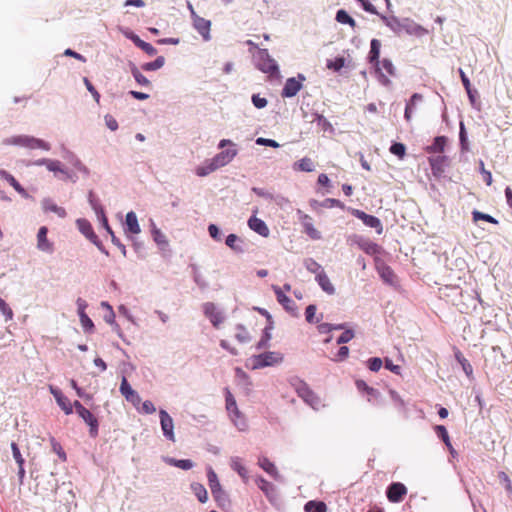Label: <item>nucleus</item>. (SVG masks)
<instances>
[{
  "mask_svg": "<svg viewBox=\"0 0 512 512\" xmlns=\"http://www.w3.org/2000/svg\"><path fill=\"white\" fill-rule=\"evenodd\" d=\"M284 356L277 351H268L258 355H253L248 359L246 366L252 370L271 367L283 362Z\"/></svg>",
  "mask_w": 512,
  "mask_h": 512,
  "instance_id": "obj_1",
  "label": "nucleus"
},
{
  "mask_svg": "<svg viewBox=\"0 0 512 512\" xmlns=\"http://www.w3.org/2000/svg\"><path fill=\"white\" fill-rule=\"evenodd\" d=\"M207 480L214 500L220 507H225L229 504V497L226 491L222 488L217 474L212 467L207 468Z\"/></svg>",
  "mask_w": 512,
  "mask_h": 512,
  "instance_id": "obj_2",
  "label": "nucleus"
},
{
  "mask_svg": "<svg viewBox=\"0 0 512 512\" xmlns=\"http://www.w3.org/2000/svg\"><path fill=\"white\" fill-rule=\"evenodd\" d=\"M255 65L257 69L269 76H277L279 68L276 61L269 55L267 49H258L254 55Z\"/></svg>",
  "mask_w": 512,
  "mask_h": 512,
  "instance_id": "obj_3",
  "label": "nucleus"
},
{
  "mask_svg": "<svg viewBox=\"0 0 512 512\" xmlns=\"http://www.w3.org/2000/svg\"><path fill=\"white\" fill-rule=\"evenodd\" d=\"M4 144L18 145V146L27 147L30 149H43L46 151L50 150L49 143H47L41 139H38V138H35L32 136H27V135H19V136H13V137L7 138L4 140Z\"/></svg>",
  "mask_w": 512,
  "mask_h": 512,
  "instance_id": "obj_4",
  "label": "nucleus"
},
{
  "mask_svg": "<svg viewBox=\"0 0 512 512\" xmlns=\"http://www.w3.org/2000/svg\"><path fill=\"white\" fill-rule=\"evenodd\" d=\"M296 392L298 396L312 409L318 411L325 407L322 399L312 391L305 382H299L296 387Z\"/></svg>",
  "mask_w": 512,
  "mask_h": 512,
  "instance_id": "obj_5",
  "label": "nucleus"
},
{
  "mask_svg": "<svg viewBox=\"0 0 512 512\" xmlns=\"http://www.w3.org/2000/svg\"><path fill=\"white\" fill-rule=\"evenodd\" d=\"M380 48L381 42L378 39H372L370 43V51L368 55V60L371 64L375 66L376 72L379 73V81L384 86H389L391 81L387 75L381 72L380 68Z\"/></svg>",
  "mask_w": 512,
  "mask_h": 512,
  "instance_id": "obj_6",
  "label": "nucleus"
},
{
  "mask_svg": "<svg viewBox=\"0 0 512 512\" xmlns=\"http://www.w3.org/2000/svg\"><path fill=\"white\" fill-rule=\"evenodd\" d=\"M202 310L215 328H218L226 319L224 311L212 302L204 303Z\"/></svg>",
  "mask_w": 512,
  "mask_h": 512,
  "instance_id": "obj_7",
  "label": "nucleus"
},
{
  "mask_svg": "<svg viewBox=\"0 0 512 512\" xmlns=\"http://www.w3.org/2000/svg\"><path fill=\"white\" fill-rule=\"evenodd\" d=\"M159 418H160V426L163 433V436L171 441L175 442V433H174V421L173 418L169 415V413L165 409L159 410Z\"/></svg>",
  "mask_w": 512,
  "mask_h": 512,
  "instance_id": "obj_8",
  "label": "nucleus"
},
{
  "mask_svg": "<svg viewBox=\"0 0 512 512\" xmlns=\"http://www.w3.org/2000/svg\"><path fill=\"white\" fill-rule=\"evenodd\" d=\"M304 81L305 76L302 74H298L297 78H288L281 92L282 97H294L302 89Z\"/></svg>",
  "mask_w": 512,
  "mask_h": 512,
  "instance_id": "obj_9",
  "label": "nucleus"
},
{
  "mask_svg": "<svg viewBox=\"0 0 512 512\" xmlns=\"http://www.w3.org/2000/svg\"><path fill=\"white\" fill-rule=\"evenodd\" d=\"M189 8L191 11L194 28L204 38V40H209L210 39L211 21L198 16L195 13V11L193 10V7L191 4H189Z\"/></svg>",
  "mask_w": 512,
  "mask_h": 512,
  "instance_id": "obj_10",
  "label": "nucleus"
},
{
  "mask_svg": "<svg viewBox=\"0 0 512 512\" xmlns=\"http://www.w3.org/2000/svg\"><path fill=\"white\" fill-rule=\"evenodd\" d=\"M272 290L274 291L279 304H281L288 313L296 315L297 305L295 302L290 297H288L279 286L272 285Z\"/></svg>",
  "mask_w": 512,
  "mask_h": 512,
  "instance_id": "obj_11",
  "label": "nucleus"
},
{
  "mask_svg": "<svg viewBox=\"0 0 512 512\" xmlns=\"http://www.w3.org/2000/svg\"><path fill=\"white\" fill-rule=\"evenodd\" d=\"M47 227L42 226L37 233V249L46 254L54 253V243L47 237Z\"/></svg>",
  "mask_w": 512,
  "mask_h": 512,
  "instance_id": "obj_12",
  "label": "nucleus"
},
{
  "mask_svg": "<svg viewBox=\"0 0 512 512\" xmlns=\"http://www.w3.org/2000/svg\"><path fill=\"white\" fill-rule=\"evenodd\" d=\"M120 393L124 396V398L130 402L134 407L139 406L141 402V397L136 392L131 385L128 383L126 377L122 378L121 384H120Z\"/></svg>",
  "mask_w": 512,
  "mask_h": 512,
  "instance_id": "obj_13",
  "label": "nucleus"
},
{
  "mask_svg": "<svg viewBox=\"0 0 512 512\" xmlns=\"http://www.w3.org/2000/svg\"><path fill=\"white\" fill-rule=\"evenodd\" d=\"M376 270L380 278L387 284L395 286L397 284V277L393 270L382 261H376Z\"/></svg>",
  "mask_w": 512,
  "mask_h": 512,
  "instance_id": "obj_14",
  "label": "nucleus"
},
{
  "mask_svg": "<svg viewBox=\"0 0 512 512\" xmlns=\"http://www.w3.org/2000/svg\"><path fill=\"white\" fill-rule=\"evenodd\" d=\"M50 393L54 396L59 407L64 411L66 415L72 414L73 406L69 399L63 395L60 389L52 385L49 386Z\"/></svg>",
  "mask_w": 512,
  "mask_h": 512,
  "instance_id": "obj_15",
  "label": "nucleus"
},
{
  "mask_svg": "<svg viewBox=\"0 0 512 512\" xmlns=\"http://www.w3.org/2000/svg\"><path fill=\"white\" fill-rule=\"evenodd\" d=\"M406 493L407 489L402 483H392L387 489V498L393 503H398Z\"/></svg>",
  "mask_w": 512,
  "mask_h": 512,
  "instance_id": "obj_16",
  "label": "nucleus"
},
{
  "mask_svg": "<svg viewBox=\"0 0 512 512\" xmlns=\"http://www.w3.org/2000/svg\"><path fill=\"white\" fill-rule=\"evenodd\" d=\"M462 295V291L458 286H443L439 288V297L457 305V298Z\"/></svg>",
  "mask_w": 512,
  "mask_h": 512,
  "instance_id": "obj_17",
  "label": "nucleus"
},
{
  "mask_svg": "<svg viewBox=\"0 0 512 512\" xmlns=\"http://www.w3.org/2000/svg\"><path fill=\"white\" fill-rule=\"evenodd\" d=\"M448 163L446 156H435L429 158V164L431 166L432 173L435 177H440L444 172Z\"/></svg>",
  "mask_w": 512,
  "mask_h": 512,
  "instance_id": "obj_18",
  "label": "nucleus"
},
{
  "mask_svg": "<svg viewBox=\"0 0 512 512\" xmlns=\"http://www.w3.org/2000/svg\"><path fill=\"white\" fill-rule=\"evenodd\" d=\"M237 155V150L235 148L227 149L225 151H221L220 153L216 154L212 160L218 166V168L223 167L227 164H229L234 157Z\"/></svg>",
  "mask_w": 512,
  "mask_h": 512,
  "instance_id": "obj_19",
  "label": "nucleus"
},
{
  "mask_svg": "<svg viewBox=\"0 0 512 512\" xmlns=\"http://www.w3.org/2000/svg\"><path fill=\"white\" fill-rule=\"evenodd\" d=\"M79 417L83 419V421L89 426V433L91 437H96L98 435V420L97 418L88 410L85 409L79 414Z\"/></svg>",
  "mask_w": 512,
  "mask_h": 512,
  "instance_id": "obj_20",
  "label": "nucleus"
},
{
  "mask_svg": "<svg viewBox=\"0 0 512 512\" xmlns=\"http://www.w3.org/2000/svg\"><path fill=\"white\" fill-rule=\"evenodd\" d=\"M231 422L240 432H245L248 430V422L243 413L237 409L228 414Z\"/></svg>",
  "mask_w": 512,
  "mask_h": 512,
  "instance_id": "obj_21",
  "label": "nucleus"
},
{
  "mask_svg": "<svg viewBox=\"0 0 512 512\" xmlns=\"http://www.w3.org/2000/svg\"><path fill=\"white\" fill-rule=\"evenodd\" d=\"M258 465L262 468L267 474L273 477L275 480L280 479V474L273 462H271L267 457L260 456L258 458Z\"/></svg>",
  "mask_w": 512,
  "mask_h": 512,
  "instance_id": "obj_22",
  "label": "nucleus"
},
{
  "mask_svg": "<svg viewBox=\"0 0 512 512\" xmlns=\"http://www.w3.org/2000/svg\"><path fill=\"white\" fill-rule=\"evenodd\" d=\"M230 467L238 473V475L243 479V481L246 483L248 482L249 476H248V470L243 464L242 458L238 456H233L230 458Z\"/></svg>",
  "mask_w": 512,
  "mask_h": 512,
  "instance_id": "obj_23",
  "label": "nucleus"
},
{
  "mask_svg": "<svg viewBox=\"0 0 512 512\" xmlns=\"http://www.w3.org/2000/svg\"><path fill=\"white\" fill-rule=\"evenodd\" d=\"M80 232L89 239L101 252L108 254L98 236L94 233L92 226H79Z\"/></svg>",
  "mask_w": 512,
  "mask_h": 512,
  "instance_id": "obj_24",
  "label": "nucleus"
},
{
  "mask_svg": "<svg viewBox=\"0 0 512 512\" xmlns=\"http://www.w3.org/2000/svg\"><path fill=\"white\" fill-rule=\"evenodd\" d=\"M402 31H405L406 33L410 35H416V36H422L427 33V30L420 26L417 23H414L413 21H410L408 19H405L401 23Z\"/></svg>",
  "mask_w": 512,
  "mask_h": 512,
  "instance_id": "obj_25",
  "label": "nucleus"
},
{
  "mask_svg": "<svg viewBox=\"0 0 512 512\" xmlns=\"http://www.w3.org/2000/svg\"><path fill=\"white\" fill-rule=\"evenodd\" d=\"M162 459L166 464L182 470H190L194 467V462L190 459H175L169 456H164Z\"/></svg>",
  "mask_w": 512,
  "mask_h": 512,
  "instance_id": "obj_26",
  "label": "nucleus"
},
{
  "mask_svg": "<svg viewBox=\"0 0 512 512\" xmlns=\"http://www.w3.org/2000/svg\"><path fill=\"white\" fill-rule=\"evenodd\" d=\"M1 179L7 181L20 195L27 197V191L21 186V184L6 170H0Z\"/></svg>",
  "mask_w": 512,
  "mask_h": 512,
  "instance_id": "obj_27",
  "label": "nucleus"
},
{
  "mask_svg": "<svg viewBox=\"0 0 512 512\" xmlns=\"http://www.w3.org/2000/svg\"><path fill=\"white\" fill-rule=\"evenodd\" d=\"M355 242L367 254L374 255L380 252V247L368 239H364L362 237H355Z\"/></svg>",
  "mask_w": 512,
  "mask_h": 512,
  "instance_id": "obj_28",
  "label": "nucleus"
},
{
  "mask_svg": "<svg viewBox=\"0 0 512 512\" xmlns=\"http://www.w3.org/2000/svg\"><path fill=\"white\" fill-rule=\"evenodd\" d=\"M315 281L318 283V285L321 287V289L328 295H334L335 294V287L331 283L329 277L325 273V271L318 275L317 278H315Z\"/></svg>",
  "mask_w": 512,
  "mask_h": 512,
  "instance_id": "obj_29",
  "label": "nucleus"
},
{
  "mask_svg": "<svg viewBox=\"0 0 512 512\" xmlns=\"http://www.w3.org/2000/svg\"><path fill=\"white\" fill-rule=\"evenodd\" d=\"M190 489L200 503H206L208 501V492L203 484L192 482L190 484Z\"/></svg>",
  "mask_w": 512,
  "mask_h": 512,
  "instance_id": "obj_30",
  "label": "nucleus"
},
{
  "mask_svg": "<svg viewBox=\"0 0 512 512\" xmlns=\"http://www.w3.org/2000/svg\"><path fill=\"white\" fill-rule=\"evenodd\" d=\"M273 329V323L268 324L264 331L261 339L257 342L255 348L257 350H262L268 348L270 346V340L272 338L271 330Z\"/></svg>",
  "mask_w": 512,
  "mask_h": 512,
  "instance_id": "obj_31",
  "label": "nucleus"
},
{
  "mask_svg": "<svg viewBox=\"0 0 512 512\" xmlns=\"http://www.w3.org/2000/svg\"><path fill=\"white\" fill-rule=\"evenodd\" d=\"M447 141V137L438 136L434 139L433 143L430 146L426 147V151L428 153H442L444 152Z\"/></svg>",
  "mask_w": 512,
  "mask_h": 512,
  "instance_id": "obj_32",
  "label": "nucleus"
},
{
  "mask_svg": "<svg viewBox=\"0 0 512 512\" xmlns=\"http://www.w3.org/2000/svg\"><path fill=\"white\" fill-rule=\"evenodd\" d=\"M130 39L133 41V43L139 47L140 49H142L144 52H146L149 56H153L157 53V50L150 44V43H147L145 41H143L142 39H140L139 36L137 35H132L130 37Z\"/></svg>",
  "mask_w": 512,
  "mask_h": 512,
  "instance_id": "obj_33",
  "label": "nucleus"
},
{
  "mask_svg": "<svg viewBox=\"0 0 512 512\" xmlns=\"http://www.w3.org/2000/svg\"><path fill=\"white\" fill-rule=\"evenodd\" d=\"M304 267L312 274H315V278L324 272L323 267L315 261L313 258H306L303 261Z\"/></svg>",
  "mask_w": 512,
  "mask_h": 512,
  "instance_id": "obj_34",
  "label": "nucleus"
},
{
  "mask_svg": "<svg viewBox=\"0 0 512 512\" xmlns=\"http://www.w3.org/2000/svg\"><path fill=\"white\" fill-rule=\"evenodd\" d=\"M235 339L239 342V343H248L251 341L252 337L249 333V331L245 328L244 325L242 324H237L235 326Z\"/></svg>",
  "mask_w": 512,
  "mask_h": 512,
  "instance_id": "obj_35",
  "label": "nucleus"
},
{
  "mask_svg": "<svg viewBox=\"0 0 512 512\" xmlns=\"http://www.w3.org/2000/svg\"><path fill=\"white\" fill-rule=\"evenodd\" d=\"M151 233L154 241L159 246V248L162 251H165L168 247V240L166 239V236L156 226H153Z\"/></svg>",
  "mask_w": 512,
  "mask_h": 512,
  "instance_id": "obj_36",
  "label": "nucleus"
},
{
  "mask_svg": "<svg viewBox=\"0 0 512 512\" xmlns=\"http://www.w3.org/2000/svg\"><path fill=\"white\" fill-rule=\"evenodd\" d=\"M42 207L46 213L53 212L61 218H63L66 215L64 208L57 206L51 200H48V199L44 200L42 202Z\"/></svg>",
  "mask_w": 512,
  "mask_h": 512,
  "instance_id": "obj_37",
  "label": "nucleus"
},
{
  "mask_svg": "<svg viewBox=\"0 0 512 512\" xmlns=\"http://www.w3.org/2000/svg\"><path fill=\"white\" fill-rule=\"evenodd\" d=\"M422 95L421 94H418V93H414L410 100L407 102L406 104V108H405V113H404V117L407 121H410L411 118H412V111H413V108L416 106V104L422 100Z\"/></svg>",
  "mask_w": 512,
  "mask_h": 512,
  "instance_id": "obj_38",
  "label": "nucleus"
},
{
  "mask_svg": "<svg viewBox=\"0 0 512 512\" xmlns=\"http://www.w3.org/2000/svg\"><path fill=\"white\" fill-rule=\"evenodd\" d=\"M217 169H218V166H216V164L213 162V160L210 159V160H207L203 165L198 166L196 168V174L200 177H204V176L214 172Z\"/></svg>",
  "mask_w": 512,
  "mask_h": 512,
  "instance_id": "obj_39",
  "label": "nucleus"
},
{
  "mask_svg": "<svg viewBox=\"0 0 512 512\" xmlns=\"http://www.w3.org/2000/svg\"><path fill=\"white\" fill-rule=\"evenodd\" d=\"M226 245L236 252L241 253L244 251L243 242L235 234L227 236Z\"/></svg>",
  "mask_w": 512,
  "mask_h": 512,
  "instance_id": "obj_40",
  "label": "nucleus"
},
{
  "mask_svg": "<svg viewBox=\"0 0 512 512\" xmlns=\"http://www.w3.org/2000/svg\"><path fill=\"white\" fill-rule=\"evenodd\" d=\"M304 510L306 512H327V506L322 501H308L305 506Z\"/></svg>",
  "mask_w": 512,
  "mask_h": 512,
  "instance_id": "obj_41",
  "label": "nucleus"
},
{
  "mask_svg": "<svg viewBox=\"0 0 512 512\" xmlns=\"http://www.w3.org/2000/svg\"><path fill=\"white\" fill-rule=\"evenodd\" d=\"M256 483H257L258 487L264 492V494L267 497H270L274 493V491H275V488H274L273 484L268 482L263 477H258L256 479Z\"/></svg>",
  "mask_w": 512,
  "mask_h": 512,
  "instance_id": "obj_42",
  "label": "nucleus"
},
{
  "mask_svg": "<svg viewBox=\"0 0 512 512\" xmlns=\"http://www.w3.org/2000/svg\"><path fill=\"white\" fill-rule=\"evenodd\" d=\"M294 168L298 169L300 171L312 172L314 170L315 166H314L313 161L310 158L304 157L301 160H299L297 163H295Z\"/></svg>",
  "mask_w": 512,
  "mask_h": 512,
  "instance_id": "obj_43",
  "label": "nucleus"
},
{
  "mask_svg": "<svg viewBox=\"0 0 512 512\" xmlns=\"http://www.w3.org/2000/svg\"><path fill=\"white\" fill-rule=\"evenodd\" d=\"M317 307L313 304L308 305L305 310V318L308 323H318L322 319V315L320 317H316Z\"/></svg>",
  "mask_w": 512,
  "mask_h": 512,
  "instance_id": "obj_44",
  "label": "nucleus"
},
{
  "mask_svg": "<svg viewBox=\"0 0 512 512\" xmlns=\"http://www.w3.org/2000/svg\"><path fill=\"white\" fill-rule=\"evenodd\" d=\"M436 433L443 440L446 446L450 449L451 454H454L455 451L451 445L450 438L446 428L442 425H438L436 426Z\"/></svg>",
  "mask_w": 512,
  "mask_h": 512,
  "instance_id": "obj_45",
  "label": "nucleus"
},
{
  "mask_svg": "<svg viewBox=\"0 0 512 512\" xmlns=\"http://www.w3.org/2000/svg\"><path fill=\"white\" fill-rule=\"evenodd\" d=\"M336 20L342 24H349L352 27L356 26L355 20L345 10L342 9L336 13Z\"/></svg>",
  "mask_w": 512,
  "mask_h": 512,
  "instance_id": "obj_46",
  "label": "nucleus"
},
{
  "mask_svg": "<svg viewBox=\"0 0 512 512\" xmlns=\"http://www.w3.org/2000/svg\"><path fill=\"white\" fill-rule=\"evenodd\" d=\"M164 57L159 56L154 61L148 62L142 65V69L145 71H155L160 69L164 65Z\"/></svg>",
  "mask_w": 512,
  "mask_h": 512,
  "instance_id": "obj_47",
  "label": "nucleus"
},
{
  "mask_svg": "<svg viewBox=\"0 0 512 512\" xmlns=\"http://www.w3.org/2000/svg\"><path fill=\"white\" fill-rule=\"evenodd\" d=\"M131 73L139 85H141V86H149L150 85V81L140 72V70L135 65H132Z\"/></svg>",
  "mask_w": 512,
  "mask_h": 512,
  "instance_id": "obj_48",
  "label": "nucleus"
},
{
  "mask_svg": "<svg viewBox=\"0 0 512 512\" xmlns=\"http://www.w3.org/2000/svg\"><path fill=\"white\" fill-rule=\"evenodd\" d=\"M78 316H79L80 323H81V326H82L84 332H88V333L93 332L94 323L89 318V316L86 313L80 314Z\"/></svg>",
  "mask_w": 512,
  "mask_h": 512,
  "instance_id": "obj_49",
  "label": "nucleus"
},
{
  "mask_svg": "<svg viewBox=\"0 0 512 512\" xmlns=\"http://www.w3.org/2000/svg\"><path fill=\"white\" fill-rule=\"evenodd\" d=\"M383 20L385 21V24L390 28L392 29L394 32L396 33H401L402 32V27H401V21L396 18V17H391V18H387V17H383Z\"/></svg>",
  "mask_w": 512,
  "mask_h": 512,
  "instance_id": "obj_50",
  "label": "nucleus"
},
{
  "mask_svg": "<svg viewBox=\"0 0 512 512\" xmlns=\"http://www.w3.org/2000/svg\"><path fill=\"white\" fill-rule=\"evenodd\" d=\"M43 163H45V166L49 171L64 173L62 164L58 160L43 159Z\"/></svg>",
  "mask_w": 512,
  "mask_h": 512,
  "instance_id": "obj_51",
  "label": "nucleus"
},
{
  "mask_svg": "<svg viewBox=\"0 0 512 512\" xmlns=\"http://www.w3.org/2000/svg\"><path fill=\"white\" fill-rule=\"evenodd\" d=\"M225 400H226V410H227L228 414L238 409L236 400H235L234 396L232 395V393L230 392V390H228V389H226Z\"/></svg>",
  "mask_w": 512,
  "mask_h": 512,
  "instance_id": "obj_52",
  "label": "nucleus"
},
{
  "mask_svg": "<svg viewBox=\"0 0 512 512\" xmlns=\"http://www.w3.org/2000/svg\"><path fill=\"white\" fill-rule=\"evenodd\" d=\"M390 152L396 155L399 159H403L406 154V147L402 143H394L390 147Z\"/></svg>",
  "mask_w": 512,
  "mask_h": 512,
  "instance_id": "obj_53",
  "label": "nucleus"
},
{
  "mask_svg": "<svg viewBox=\"0 0 512 512\" xmlns=\"http://www.w3.org/2000/svg\"><path fill=\"white\" fill-rule=\"evenodd\" d=\"M380 68L381 70L384 69L388 76H395L396 74V69L392 61L387 58L380 61Z\"/></svg>",
  "mask_w": 512,
  "mask_h": 512,
  "instance_id": "obj_54",
  "label": "nucleus"
},
{
  "mask_svg": "<svg viewBox=\"0 0 512 512\" xmlns=\"http://www.w3.org/2000/svg\"><path fill=\"white\" fill-rule=\"evenodd\" d=\"M135 408L140 413L147 414V415H150V414H153L154 412H156V407L154 406V404L150 400L144 401L142 403L141 408H139V406H137Z\"/></svg>",
  "mask_w": 512,
  "mask_h": 512,
  "instance_id": "obj_55",
  "label": "nucleus"
},
{
  "mask_svg": "<svg viewBox=\"0 0 512 512\" xmlns=\"http://www.w3.org/2000/svg\"><path fill=\"white\" fill-rule=\"evenodd\" d=\"M480 220L489 222L491 224H498V222L493 217H491L490 215L483 214V213H481L479 211H474L473 212V221L474 222H478Z\"/></svg>",
  "mask_w": 512,
  "mask_h": 512,
  "instance_id": "obj_56",
  "label": "nucleus"
},
{
  "mask_svg": "<svg viewBox=\"0 0 512 512\" xmlns=\"http://www.w3.org/2000/svg\"><path fill=\"white\" fill-rule=\"evenodd\" d=\"M354 331L351 329H346L338 338L337 344H345L351 341L354 338Z\"/></svg>",
  "mask_w": 512,
  "mask_h": 512,
  "instance_id": "obj_57",
  "label": "nucleus"
},
{
  "mask_svg": "<svg viewBox=\"0 0 512 512\" xmlns=\"http://www.w3.org/2000/svg\"><path fill=\"white\" fill-rule=\"evenodd\" d=\"M0 312L5 316L7 321L12 320L13 311L2 298H0Z\"/></svg>",
  "mask_w": 512,
  "mask_h": 512,
  "instance_id": "obj_58",
  "label": "nucleus"
},
{
  "mask_svg": "<svg viewBox=\"0 0 512 512\" xmlns=\"http://www.w3.org/2000/svg\"><path fill=\"white\" fill-rule=\"evenodd\" d=\"M101 306L106 308L108 310V314H106L104 316V320L111 324V325H114L115 324V313L111 307V305H109L107 302H102L101 303Z\"/></svg>",
  "mask_w": 512,
  "mask_h": 512,
  "instance_id": "obj_59",
  "label": "nucleus"
},
{
  "mask_svg": "<svg viewBox=\"0 0 512 512\" xmlns=\"http://www.w3.org/2000/svg\"><path fill=\"white\" fill-rule=\"evenodd\" d=\"M83 82L87 88V90L91 93V95L93 96L94 100L99 103L100 101V94L99 92L95 89V87L93 86V84L90 82V80L87 78V77H84L83 78Z\"/></svg>",
  "mask_w": 512,
  "mask_h": 512,
  "instance_id": "obj_60",
  "label": "nucleus"
},
{
  "mask_svg": "<svg viewBox=\"0 0 512 512\" xmlns=\"http://www.w3.org/2000/svg\"><path fill=\"white\" fill-rule=\"evenodd\" d=\"M349 355V348L347 346H341L335 355V357L332 358L335 362H342L347 359Z\"/></svg>",
  "mask_w": 512,
  "mask_h": 512,
  "instance_id": "obj_61",
  "label": "nucleus"
},
{
  "mask_svg": "<svg viewBox=\"0 0 512 512\" xmlns=\"http://www.w3.org/2000/svg\"><path fill=\"white\" fill-rule=\"evenodd\" d=\"M11 449H12L13 458L15 459L18 466H23L24 458L22 457L20 449L18 448L17 444L12 442Z\"/></svg>",
  "mask_w": 512,
  "mask_h": 512,
  "instance_id": "obj_62",
  "label": "nucleus"
},
{
  "mask_svg": "<svg viewBox=\"0 0 512 512\" xmlns=\"http://www.w3.org/2000/svg\"><path fill=\"white\" fill-rule=\"evenodd\" d=\"M345 65V59L343 57H338L334 61H330L327 64L329 69H333L335 71L341 70Z\"/></svg>",
  "mask_w": 512,
  "mask_h": 512,
  "instance_id": "obj_63",
  "label": "nucleus"
},
{
  "mask_svg": "<svg viewBox=\"0 0 512 512\" xmlns=\"http://www.w3.org/2000/svg\"><path fill=\"white\" fill-rule=\"evenodd\" d=\"M368 367L371 371L377 372L382 367V360L378 357L370 358L368 360Z\"/></svg>",
  "mask_w": 512,
  "mask_h": 512,
  "instance_id": "obj_64",
  "label": "nucleus"
}]
</instances>
